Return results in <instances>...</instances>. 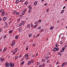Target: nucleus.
Returning <instances> with one entry per match:
<instances>
[{
  "instance_id": "obj_7",
  "label": "nucleus",
  "mask_w": 67,
  "mask_h": 67,
  "mask_svg": "<svg viewBox=\"0 0 67 67\" xmlns=\"http://www.w3.org/2000/svg\"><path fill=\"white\" fill-rule=\"evenodd\" d=\"M12 32H13V30H11L9 32V34L11 33H12Z\"/></svg>"
},
{
  "instance_id": "obj_50",
  "label": "nucleus",
  "mask_w": 67,
  "mask_h": 67,
  "mask_svg": "<svg viewBox=\"0 0 67 67\" xmlns=\"http://www.w3.org/2000/svg\"><path fill=\"white\" fill-rule=\"evenodd\" d=\"M22 24L21 23L20 24V25H19V26H21V25H22Z\"/></svg>"
},
{
  "instance_id": "obj_42",
  "label": "nucleus",
  "mask_w": 67,
  "mask_h": 67,
  "mask_svg": "<svg viewBox=\"0 0 67 67\" xmlns=\"http://www.w3.org/2000/svg\"><path fill=\"white\" fill-rule=\"evenodd\" d=\"M23 16L22 15H20V16L19 17L20 18H22Z\"/></svg>"
},
{
  "instance_id": "obj_55",
  "label": "nucleus",
  "mask_w": 67,
  "mask_h": 67,
  "mask_svg": "<svg viewBox=\"0 0 67 67\" xmlns=\"http://www.w3.org/2000/svg\"><path fill=\"white\" fill-rule=\"evenodd\" d=\"M65 7H66L65 6H64V7H63V9H65Z\"/></svg>"
},
{
  "instance_id": "obj_36",
  "label": "nucleus",
  "mask_w": 67,
  "mask_h": 67,
  "mask_svg": "<svg viewBox=\"0 0 67 67\" xmlns=\"http://www.w3.org/2000/svg\"><path fill=\"white\" fill-rule=\"evenodd\" d=\"M49 58V57H46V59H48V58Z\"/></svg>"
},
{
  "instance_id": "obj_43",
  "label": "nucleus",
  "mask_w": 67,
  "mask_h": 67,
  "mask_svg": "<svg viewBox=\"0 0 67 67\" xmlns=\"http://www.w3.org/2000/svg\"><path fill=\"white\" fill-rule=\"evenodd\" d=\"M2 51V49H0V52H1Z\"/></svg>"
},
{
  "instance_id": "obj_59",
  "label": "nucleus",
  "mask_w": 67,
  "mask_h": 67,
  "mask_svg": "<svg viewBox=\"0 0 67 67\" xmlns=\"http://www.w3.org/2000/svg\"><path fill=\"white\" fill-rule=\"evenodd\" d=\"M23 2L22 0H21L20 1V2Z\"/></svg>"
},
{
  "instance_id": "obj_62",
  "label": "nucleus",
  "mask_w": 67,
  "mask_h": 67,
  "mask_svg": "<svg viewBox=\"0 0 67 67\" xmlns=\"http://www.w3.org/2000/svg\"><path fill=\"white\" fill-rule=\"evenodd\" d=\"M31 7V5H29L28 7V8H29Z\"/></svg>"
},
{
  "instance_id": "obj_30",
  "label": "nucleus",
  "mask_w": 67,
  "mask_h": 67,
  "mask_svg": "<svg viewBox=\"0 0 67 67\" xmlns=\"http://www.w3.org/2000/svg\"><path fill=\"white\" fill-rule=\"evenodd\" d=\"M49 9H47V10H46V12H48V11H49Z\"/></svg>"
},
{
  "instance_id": "obj_12",
  "label": "nucleus",
  "mask_w": 67,
  "mask_h": 67,
  "mask_svg": "<svg viewBox=\"0 0 67 67\" xmlns=\"http://www.w3.org/2000/svg\"><path fill=\"white\" fill-rule=\"evenodd\" d=\"M18 30H19V32H21V28H19Z\"/></svg>"
},
{
  "instance_id": "obj_48",
  "label": "nucleus",
  "mask_w": 67,
  "mask_h": 67,
  "mask_svg": "<svg viewBox=\"0 0 67 67\" xmlns=\"http://www.w3.org/2000/svg\"><path fill=\"white\" fill-rule=\"evenodd\" d=\"M43 29H42V30H41V32H43Z\"/></svg>"
},
{
  "instance_id": "obj_47",
  "label": "nucleus",
  "mask_w": 67,
  "mask_h": 67,
  "mask_svg": "<svg viewBox=\"0 0 67 67\" xmlns=\"http://www.w3.org/2000/svg\"><path fill=\"white\" fill-rule=\"evenodd\" d=\"M44 65H45V64H44V63H43L42 64V66H44Z\"/></svg>"
},
{
  "instance_id": "obj_46",
  "label": "nucleus",
  "mask_w": 67,
  "mask_h": 67,
  "mask_svg": "<svg viewBox=\"0 0 67 67\" xmlns=\"http://www.w3.org/2000/svg\"><path fill=\"white\" fill-rule=\"evenodd\" d=\"M61 52H59L58 53V55H61Z\"/></svg>"
},
{
  "instance_id": "obj_21",
  "label": "nucleus",
  "mask_w": 67,
  "mask_h": 67,
  "mask_svg": "<svg viewBox=\"0 0 67 67\" xmlns=\"http://www.w3.org/2000/svg\"><path fill=\"white\" fill-rule=\"evenodd\" d=\"M28 65H30L31 64V62L30 61L28 62Z\"/></svg>"
},
{
  "instance_id": "obj_40",
  "label": "nucleus",
  "mask_w": 67,
  "mask_h": 67,
  "mask_svg": "<svg viewBox=\"0 0 67 67\" xmlns=\"http://www.w3.org/2000/svg\"><path fill=\"white\" fill-rule=\"evenodd\" d=\"M20 21V19L19 18L18 20L17 21H18V22H19Z\"/></svg>"
},
{
  "instance_id": "obj_49",
  "label": "nucleus",
  "mask_w": 67,
  "mask_h": 67,
  "mask_svg": "<svg viewBox=\"0 0 67 67\" xmlns=\"http://www.w3.org/2000/svg\"><path fill=\"white\" fill-rule=\"evenodd\" d=\"M31 9H32V7H30V8L29 9V10H31Z\"/></svg>"
},
{
  "instance_id": "obj_22",
  "label": "nucleus",
  "mask_w": 67,
  "mask_h": 67,
  "mask_svg": "<svg viewBox=\"0 0 67 67\" xmlns=\"http://www.w3.org/2000/svg\"><path fill=\"white\" fill-rule=\"evenodd\" d=\"M18 57V56L16 55L15 56V59H17Z\"/></svg>"
},
{
  "instance_id": "obj_38",
  "label": "nucleus",
  "mask_w": 67,
  "mask_h": 67,
  "mask_svg": "<svg viewBox=\"0 0 67 67\" xmlns=\"http://www.w3.org/2000/svg\"><path fill=\"white\" fill-rule=\"evenodd\" d=\"M26 9H25L24 10V12H26Z\"/></svg>"
},
{
  "instance_id": "obj_31",
  "label": "nucleus",
  "mask_w": 67,
  "mask_h": 67,
  "mask_svg": "<svg viewBox=\"0 0 67 67\" xmlns=\"http://www.w3.org/2000/svg\"><path fill=\"white\" fill-rule=\"evenodd\" d=\"M28 56L29 55H27V54H26L25 55V57H28Z\"/></svg>"
},
{
  "instance_id": "obj_26",
  "label": "nucleus",
  "mask_w": 67,
  "mask_h": 67,
  "mask_svg": "<svg viewBox=\"0 0 67 67\" xmlns=\"http://www.w3.org/2000/svg\"><path fill=\"white\" fill-rule=\"evenodd\" d=\"M33 25H33V24H32L31 25V27H32V28H33Z\"/></svg>"
},
{
  "instance_id": "obj_13",
  "label": "nucleus",
  "mask_w": 67,
  "mask_h": 67,
  "mask_svg": "<svg viewBox=\"0 0 67 67\" xmlns=\"http://www.w3.org/2000/svg\"><path fill=\"white\" fill-rule=\"evenodd\" d=\"M41 27L39 26L37 28L38 30H41Z\"/></svg>"
},
{
  "instance_id": "obj_53",
  "label": "nucleus",
  "mask_w": 67,
  "mask_h": 67,
  "mask_svg": "<svg viewBox=\"0 0 67 67\" xmlns=\"http://www.w3.org/2000/svg\"><path fill=\"white\" fill-rule=\"evenodd\" d=\"M59 49L57 48V49H56V50H56V51H58Z\"/></svg>"
},
{
  "instance_id": "obj_5",
  "label": "nucleus",
  "mask_w": 67,
  "mask_h": 67,
  "mask_svg": "<svg viewBox=\"0 0 67 67\" xmlns=\"http://www.w3.org/2000/svg\"><path fill=\"white\" fill-rule=\"evenodd\" d=\"M7 48H4L3 49V51H7Z\"/></svg>"
},
{
  "instance_id": "obj_23",
  "label": "nucleus",
  "mask_w": 67,
  "mask_h": 67,
  "mask_svg": "<svg viewBox=\"0 0 67 67\" xmlns=\"http://www.w3.org/2000/svg\"><path fill=\"white\" fill-rule=\"evenodd\" d=\"M24 63V61H23L22 62H21V65H23Z\"/></svg>"
},
{
  "instance_id": "obj_54",
  "label": "nucleus",
  "mask_w": 67,
  "mask_h": 67,
  "mask_svg": "<svg viewBox=\"0 0 67 67\" xmlns=\"http://www.w3.org/2000/svg\"><path fill=\"white\" fill-rule=\"evenodd\" d=\"M2 21V18H0V21Z\"/></svg>"
},
{
  "instance_id": "obj_32",
  "label": "nucleus",
  "mask_w": 67,
  "mask_h": 67,
  "mask_svg": "<svg viewBox=\"0 0 67 67\" xmlns=\"http://www.w3.org/2000/svg\"><path fill=\"white\" fill-rule=\"evenodd\" d=\"M38 22H39V23H41V21H42V20H39L38 21Z\"/></svg>"
},
{
  "instance_id": "obj_1",
  "label": "nucleus",
  "mask_w": 67,
  "mask_h": 67,
  "mask_svg": "<svg viewBox=\"0 0 67 67\" xmlns=\"http://www.w3.org/2000/svg\"><path fill=\"white\" fill-rule=\"evenodd\" d=\"M5 65L7 67H12L14 66V64L13 63H10L8 64V62H7Z\"/></svg>"
},
{
  "instance_id": "obj_52",
  "label": "nucleus",
  "mask_w": 67,
  "mask_h": 67,
  "mask_svg": "<svg viewBox=\"0 0 67 67\" xmlns=\"http://www.w3.org/2000/svg\"><path fill=\"white\" fill-rule=\"evenodd\" d=\"M6 38V36H4V38Z\"/></svg>"
},
{
  "instance_id": "obj_15",
  "label": "nucleus",
  "mask_w": 67,
  "mask_h": 67,
  "mask_svg": "<svg viewBox=\"0 0 67 67\" xmlns=\"http://www.w3.org/2000/svg\"><path fill=\"white\" fill-rule=\"evenodd\" d=\"M37 26H38L37 24H36L35 25L34 27V28H35Z\"/></svg>"
},
{
  "instance_id": "obj_44",
  "label": "nucleus",
  "mask_w": 67,
  "mask_h": 67,
  "mask_svg": "<svg viewBox=\"0 0 67 67\" xmlns=\"http://www.w3.org/2000/svg\"><path fill=\"white\" fill-rule=\"evenodd\" d=\"M19 58H21V54L19 56Z\"/></svg>"
},
{
  "instance_id": "obj_60",
  "label": "nucleus",
  "mask_w": 67,
  "mask_h": 67,
  "mask_svg": "<svg viewBox=\"0 0 67 67\" xmlns=\"http://www.w3.org/2000/svg\"><path fill=\"white\" fill-rule=\"evenodd\" d=\"M33 37L34 38H35V37H36V36H35V35H34L33 36Z\"/></svg>"
},
{
  "instance_id": "obj_10",
  "label": "nucleus",
  "mask_w": 67,
  "mask_h": 67,
  "mask_svg": "<svg viewBox=\"0 0 67 67\" xmlns=\"http://www.w3.org/2000/svg\"><path fill=\"white\" fill-rule=\"evenodd\" d=\"M53 29H54L53 26H51L50 28V30H52Z\"/></svg>"
},
{
  "instance_id": "obj_41",
  "label": "nucleus",
  "mask_w": 67,
  "mask_h": 67,
  "mask_svg": "<svg viewBox=\"0 0 67 67\" xmlns=\"http://www.w3.org/2000/svg\"><path fill=\"white\" fill-rule=\"evenodd\" d=\"M24 14V11H23L22 12V14L23 15V14Z\"/></svg>"
},
{
  "instance_id": "obj_17",
  "label": "nucleus",
  "mask_w": 67,
  "mask_h": 67,
  "mask_svg": "<svg viewBox=\"0 0 67 67\" xmlns=\"http://www.w3.org/2000/svg\"><path fill=\"white\" fill-rule=\"evenodd\" d=\"M18 36H15V38L16 39H18Z\"/></svg>"
},
{
  "instance_id": "obj_33",
  "label": "nucleus",
  "mask_w": 67,
  "mask_h": 67,
  "mask_svg": "<svg viewBox=\"0 0 67 67\" xmlns=\"http://www.w3.org/2000/svg\"><path fill=\"white\" fill-rule=\"evenodd\" d=\"M6 20V18L5 17H4V21H5Z\"/></svg>"
},
{
  "instance_id": "obj_4",
  "label": "nucleus",
  "mask_w": 67,
  "mask_h": 67,
  "mask_svg": "<svg viewBox=\"0 0 67 67\" xmlns=\"http://www.w3.org/2000/svg\"><path fill=\"white\" fill-rule=\"evenodd\" d=\"M55 48H57L58 46V44H55Z\"/></svg>"
},
{
  "instance_id": "obj_61",
  "label": "nucleus",
  "mask_w": 67,
  "mask_h": 67,
  "mask_svg": "<svg viewBox=\"0 0 67 67\" xmlns=\"http://www.w3.org/2000/svg\"><path fill=\"white\" fill-rule=\"evenodd\" d=\"M63 43L62 42H60V44H62Z\"/></svg>"
},
{
  "instance_id": "obj_63",
  "label": "nucleus",
  "mask_w": 67,
  "mask_h": 67,
  "mask_svg": "<svg viewBox=\"0 0 67 67\" xmlns=\"http://www.w3.org/2000/svg\"><path fill=\"white\" fill-rule=\"evenodd\" d=\"M42 66V65H41L39 66V67H41Z\"/></svg>"
},
{
  "instance_id": "obj_6",
  "label": "nucleus",
  "mask_w": 67,
  "mask_h": 67,
  "mask_svg": "<svg viewBox=\"0 0 67 67\" xmlns=\"http://www.w3.org/2000/svg\"><path fill=\"white\" fill-rule=\"evenodd\" d=\"M64 10H62L61 12V14H63V13H64Z\"/></svg>"
},
{
  "instance_id": "obj_14",
  "label": "nucleus",
  "mask_w": 67,
  "mask_h": 67,
  "mask_svg": "<svg viewBox=\"0 0 67 67\" xmlns=\"http://www.w3.org/2000/svg\"><path fill=\"white\" fill-rule=\"evenodd\" d=\"M20 14V13L19 12H16V15H19Z\"/></svg>"
},
{
  "instance_id": "obj_19",
  "label": "nucleus",
  "mask_w": 67,
  "mask_h": 67,
  "mask_svg": "<svg viewBox=\"0 0 67 67\" xmlns=\"http://www.w3.org/2000/svg\"><path fill=\"white\" fill-rule=\"evenodd\" d=\"M30 25L28 24L27 26V27H28V28H29L30 27Z\"/></svg>"
},
{
  "instance_id": "obj_25",
  "label": "nucleus",
  "mask_w": 67,
  "mask_h": 67,
  "mask_svg": "<svg viewBox=\"0 0 67 67\" xmlns=\"http://www.w3.org/2000/svg\"><path fill=\"white\" fill-rule=\"evenodd\" d=\"M31 63H34V61L33 60H31Z\"/></svg>"
},
{
  "instance_id": "obj_34",
  "label": "nucleus",
  "mask_w": 67,
  "mask_h": 67,
  "mask_svg": "<svg viewBox=\"0 0 67 67\" xmlns=\"http://www.w3.org/2000/svg\"><path fill=\"white\" fill-rule=\"evenodd\" d=\"M28 3V2H26L25 3V4H27Z\"/></svg>"
},
{
  "instance_id": "obj_45",
  "label": "nucleus",
  "mask_w": 67,
  "mask_h": 67,
  "mask_svg": "<svg viewBox=\"0 0 67 67\" xmlns=\"http://www.w3.org/2000/svg\"><path fill=\"white\" fill-rule=\"evenodd\" d=\"M65 47H63L62 48V49L63 50V51H64V49H65Z\"/></svg>"
},
{
  "instance_id": "obj_3",
  "label": "nucleus",
  "mask_w": 67,
  "mask_h": 67,
  "mask_svg": "<svg viewBox=\"0 0 67 67\" xmlns=\"http://www.w3.org/2000/svg\"><path fill=\"white\" fill-rule=\"evenodd\" d=\"M15 44V42H12L11 44V46H14Z\"/></svg>"
},
{
  "instance_id": "obj_29",
  "label": "nucleus",
  "mask_w": 67,
  "mask_h": 67,
  "mask_svg": "<svg viewBox=\"0 0 67 67\" xmlns=\"http://www.w3.org/2000/svg\"><path fill=\"white\" fill-rule=\"evenodd\" d=\"M17 50H18V48H16V49H15V52H16V51H17Z\"/></svg>"
},
{
  "instance_id": "obj_35",
  "label": "nucleus",
  "mask_w": 67,
  "mask_h": 67,
  "mask_svg": "<svg viewBox=\"0 0 67 67\" xmlns=\"http://www.w3.org/2000/svg\"><path fill=\"white\" fill-rule=\"evenodd\" d=\"M31 12V10H28V13H30Z\"/></svg>"
},
{
  "instance_id": "obj_27",
  "label": "nucleus",
  "mask_w": 67,
  "mask_h": 67,
  "mask_svg": "<svg viewBox=\"0 0 67 67\" xmlns=\"http://www.w3.org/2000/svg\"><path fill=\"white\" fill-rule=\"evenodd\" d=\"M3 11H4V10H3L2 9L1 11V13H2V12H3Z\"/></svg>"
},
{
  "instance_id": "obj_28",
  "label": "nucleus",
  "mask_w": 67,
  "mask_h": 67,
  "mask_svg": "<svg viewBox=\"0 0 67 67\" xmlns=\"http://www.w3.org/2000/svg\"><path fill=\"white\" fill-rule=\"evenodd\" d=\"M21 24H22L23 25L24 24V22L23 21L22 22Z\"/></svg>"
},
{
  "instance_id": "obj_58",
  "label": "nucleus",
  "mask_w": 67,
  "mask_h": 67,
  "mask_svg": "<svg viewBox=\"0 0 67 67\" xmlns=\"http://www.w3.org/2000/svg\"><path fill=\"white\" fill-rule=\"evenodd\" d=\"M28 58H29L28 57L26 58V60H27L28 59Z\"/></svg>"
},
{
  "instance_id": "obj_9",
  "label": "nucleus",
  "mask_w": 67,
  "mask_h": 67,
  "mask_svg": "<svg viewBox=\"0 0 67 67\" xmlns=\"http://www.w3.org/2000/svg\"><path fill=\"white\" fill-rule=\"evenodd\" d=\"M56 49H57V48H55L53 49L52 51H54V52H55V51H57Z\"/></svg>"
},
{
  "instance_id": "obj_16",
  "label": "nucleus",
  "mask_w": 67,
  "mask_h": 67,
  "mask_svg": "<svg viewBox=\"0 0 67 67\" xmlns=\"http://www.w3.org/2000/svg\"><path fill=\"white\" fill-rule=\"evenodd\" d=\"M16 13V11L14 10V12H13V14H15V13Z\"/></svg>"
},
{
  "instance_id": "obj_24",
  "label": "nucleus",
  "mask_w": 67,
  "mask_h": 67,
  "mask_svg": "<svg viewBox=\"0 0 67 67\" xmlns=\"http://www.w3.org/2000/svg\"><path fill=\"white\" fill-rule=\"evenodd\" d=\"M32 36V34L30 33L29 34V37H31Z\"/></svg>"
},
{
  "instance_id": "obj_57",
  "label": "nucleus",
  "mask_w": 67,
  "mask_h": 67,
  "mask_svg": "<svg viewBox=\"0 0 67 67\" xmlns=\"http://www.w3.org/2000/svg\"><path fill=\"white\" fill-rule=\"evenodd\" d=\"M33 46H35V44H33Z\"/></svg>"
},
{
  "instance_id": "obj_39",
  "label": "nucleus",
  "mask_w": 67,
  "mask_h": 67,
  "mask_svg": "<svg viewBox=\"0 0 67 67\" xmlns=\"http://www.w3.org/2000/svg\"><path fill=\"white\" fill-rule=\"evenodd\" d=\"M64 50H63L62 49V50H61V52H64Z\"/></svg>"
},
{
  "instance_id": "obj_37",
  "label": "nucleus",
  "mask_w": 67,
  "mask_h": 67,
  "mask_svg": "<svg viewBox=\"0 0 67 67\" xmlns=\"http://www.w3.org/2000/svg\"><path fill=\"white\" fill-rule=\"evenodd\" d=\"M42 62H45V60L44 59L42 60Z\"/></svg>"
},
{
  "instance_id": "obj_18",
  "label": "nucleus",
  "mask_w": 67,
  "mask_h": 67,
  "mask_svg": "<svg viewBox=\"0 0 67 67\" xmlns=\"http://www.w3.org/2000/svg\"><path fill=\"white\" fill-rule=\"evenodd\" d=\"M65 63H63V64H62V67H63V66H64V65H65Z\"/></svg>"
},
{
  "instance_id": "obj_20",
  "label": "nucleus",
  "mask_w": 67,
  "mask_h": 67,
  "mask_svg": "<svg viewBox=\"0 0 67 67\" xmlns=\"http://www.w3.org/2000/svg\"><path fill=\"white\" fill-rule=\"evenodd\" d=\"M1 15L2 16H4V12H3V13L1 14Z\"/></svg>"
},
{
  "instance_id": "obj_51",
  "label": "nucleus",
  "mask_w": 67,
  "mask_h": 67,
  "mask_svg": "<svg viewBox=\"0 0 67 67\" xmlns=\"http://www.w3.org/2000/svg\"><path fill=\"white\" fill-rule=\"evenodd\" d=\"M47 63H49V60H47Z\"/></svg>"
},
{
  "instance_id": "obj_64",
  "label": "nucleus",
  "mask_w": 67,
  "mask_h": 67,
  "mask_svg": "<svg viewBox=\"0 0 67 67\" xmlns=\"http://www.w3.org/2000/svg\"><path fill=\"white\" fill-rule=\"evenodd\" d=\"M38 23V21H36V24H37Z\"/></svg>"
},
{
  "instance_id": "obj_11",
  "label": "nucleus",
  "mask_w": 67,
  "mask_h": 67,
  "mask_svg": "<svg viewBox=\"0 0 67 67\" xmlns=\"http://www.w3.org/2000/svg\"><path fill=\"white\" fill-rule=\"evenodd\" d=\"M16 4H18V3L19 2V0H16Z\"/></svg>"
},
{
  "instance_id": "obj_2",
  "label": "nucleus",
  "mask_w": 67,
  "mask_h": 67,
  "mask_svg": "<svg viewBox=\"0 0 67 67\" xmlns=\"http://www.w3.org/2000/svg\"><path fill=\"white\" fill-rule=\"evenodd\" d=\"M0 61H1V62H4V59H3V58H0Z\"/></svg>"
},
{
  "instance_id": "obj_56",
  "label": "nucleus",
  "mask_w": 67,
  "mask_h": 67,
  "mask_svg": "<svg viewBox=\"0 0 67 67\" xmlns=\"http://www.w3.org/2000/svg\"><path fill=\"white\" fill-rule=\"evenodd\" d=\"M51 55V53H49L48 54V55Z\"/></svg>"
},
{
  "instance_id": "obj_8",
  "label": "nucleus",
  "mask_w": 67,
  "mask_h": 67,
  "mask_svg": "<svg viewBox=\"0 0 67 67\" xmlns=\"http://www.w3.org/2000/svg\"><path fill=\"white\" fill-rule=\"evenodd\" d=\"M37 1L35 2L34 3V5H36V4H37Z\"/></svg>"
}]
</instances>
